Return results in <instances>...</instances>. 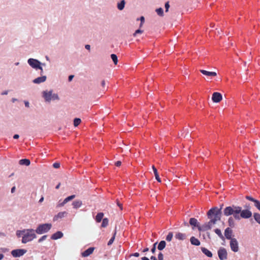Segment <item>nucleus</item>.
I'll return each mask as SVG.
<instances>
[{"label": "nucleus", "instance_id": "f257e3e1", "mask_svg": "<svg viewBox=\"0 0 260 260\" xmlns=\"http://www.w3.org/2000/svg\"><path fill=\"white\" fill-rule=\"evenodd\" d=\"M221 211L220 209L214 207L210 209L207 212V216L210 221L205 223L201 227H199V231H206L210 230L217 221L220 220Z\"/></svg>", "mask_w": 260, "mask_h": 260}, {"label": "nucleus", "instance_id": "f03ea898", "mask_svg": "<svg viewBox=\"0 0 260 260\" xmlns=\"http://www.w3.org/2000/svg\"><path fill=\"white\" fill-rule=\"evenodd\" d=\"M240 211L241 207L232 205L224 208L223 210V214L226 216L233 215L235 219L240 220V217L239 214Z\"/></svg>", "mask_w": 260, "mask_h": 260}, {"label": "nucleus", "instance_id": "7ed1b4c3", "mask_svg": "<svg viewBox=\"0 0 260 260\" xmlns=\"http://www.w3.org/2000/svg\"><path fill=\"white\" fill-rule=\"evenodd\" d=\"M36 236L34 230L32 229H28L25 230V233L22 237V242L26 243L29 241L32 240L36 238Z\"/></svg>", "mask_w": 260, "mask_h": 260}, {"label": "nucleus", "instance_id": "20e7f679", "mask_svg": "<svg viewBox=\"0 0 260 260\" xmlns=\"http://www.w3.org/2000/svg\"><path fill=\"white\" fill-rule=\"evenodd\" d=\"M51 228V224L45 223L40 224L38 226L36 230V232L38 234H42L44 233L47 232Z\"/></svg>", "mask_w": 260, "mask_h": 260}, {"label": "nucleus", "instance_id": "39448f33", "mask_svg": "<svg viewBox=\"0 0 260 260\" xmlns=\"http://www.w3.org/2000/svg\"><path fill=\"white\" fill-rule=\"evenodd\" d=\"M43 96L47 102H50L52 99L53 100H58V96L56 94H52V91L50 90L49 92L44 91L43 92Z\"/></svg>", "mask_w": 260, "mask_h": 260}, {"label": "nucleus", "instance_id": "423d86ee", "mask_svg": "<svg viewBox=\"0 0 260 260\" xmlns=\"http://www.w3.org/2000/svg\"><path fill=\"white\" fill-rule=\"evenodd\" d=\"M28 64L34 69H39L41 72L43 71V69L41 67V62L37 59L30 58L28 60Z\"/></svg>", "mask_w": 260, "mask_h": 260}, {"label": "nucleus", "instance_id": "0eeeda50", "mask_svg": "<svg viewBox=\"0 0 260 260\" xmlns=\"http://www.w3.org/2000/svg\"><path fill=\"white\" fill-rule=\"evenodd\" d=\"M240 219L242 218H249L251 217L252 213L248 209L242 210V207H241V211L239 214Z\"/></svg>", "mask_w": 260, "mask_h": 260}, {"label": "nucleus", "instance_id": "6e6552de", "mask_svg": "<svg viewBox=\"0 0 260 260\" xmlns=\"http://www.w3.org/2000/svg\"><path fill=\"white\" fill-rule=\"evenodd\" d=\"M218 255L220 260H225L227 259L228 253L224 248L220 247L218 250Z\"/></svg>", "mask_w": 260, "mask_h": 260}, {"label": "nucleus", "instance_id": "1a4fd4ad", "mask_svg": "<svg viewBox=\"0 0 260 260\" xmlns=\"http://www.w3.org/2000/svg\"><path fill=\"white\" fill-rule=\"evenodd\" d=\"M230 247L232 251L237 252L239 250V246L237 240L235 238H233L230 241Z\"/></svg>", "mask_w": 260, "mask_h": 260}, {"label": "nucleus", "instance_id": "9d476101", "mask_svg": "<svg viewBox=\"0 0 260 260\" xmlns=\"http://www.w3.org/2000/svg\"><path fill=\"white\" fill-rule=\"evenodd\" d=\"M26 251L24 249L13 250L11 251V254L15 257H19L23 255Z\"/></svg>", "mask_w": 260, "mask_h": 260}, {"label": "nucleus", "instance_id": "9b49d317", "mask_svg": "<svg viewBox=\"0 0 260 260\" xmlns=\"http://www.w3.org/2000/svg\"><path fill=\"white\" fill-rule=\"evenodd\" d=\"M222 95L219 92H214L212 94V100L214 103H219L222 100Z\"/></svg>", "mask_w": 260, "mask_h": 260}, {"label": "nucleus", "instance_id": "f8f14e48", "mask_svg": "<svg viewBox=\"0 0 260 260\" xmlns=\"http://www.w3.org/2000/svg\"><path fill=\"white\" fill-rule=\"evenodd\" d=\"M200 71L203 75L209 77H215L217 75V73L215 72H209L204 70H200Z\"/></svg>", "mask_w": 260, "mask_h": 260}, {"label": "nucleus", "instance_id": "ddd939ff", "mask_svg": "<svg viewBox=\"0 0 260 260\" xmlns=\"http://www.w3.org/2000/svg\"><path fill=\"white\" fill-rule=\"evenodd\" d=\"M233 231L230 228H227L224 231V236L227 239L231 240Z\"/></svg>", "mask_w": 260, "mask_h": 260}, {"label": "nucleus", "instance_id": "4468645a", "mask_svg": "<svg viewBox=\"0 0 260 260\" xmlns=\"http://www.w3.org/2000/svg\"><path fill=\"white\" fill-rule=\"evenodd\" d=\"M94 249V247H90L85 251H84L82 253V256L83 257H86L89 255L90 254H91L93 250Z\"/></svg>", "mask_w": 260, "mask_h": 260}, {"label": "nucleus", "instance_id": "2eb2a0df", "mask_svg": "<svg viewBox=\"0 0 260 260\" xmlns=\"http://www.w3.org/2000/svg\"><path fill=\"white\" fill-rule=\"evenodd\" d=\"M189 224L193 226H196L198 228V229L199 230V227H201L199 225V222H198V220L197 219L194 218H191L189 219Z\"/></svg>", "mask_w": 260, "mask_h": 260}, {"label": "nucleus", "instance_id": "dca6fc26", "mask_svg": "<svg viewBox=\"0 0 260 260\" xmlns=\"http://www.w3.org/2000/svg\"><path fill=\"white\" fill-rule=\"evenodd\" d=\"M175 237L176 239L179 240H184L186 238V235L185 234L178 232L175 235Z\"/></svg>", "mask_w": 260, "mask_h": 260}, {"label": "nucleus", "instance_id": "f3484780", "mask_svg": "<svg viewBox=\"0 0 260 260\" xmlns=\"http://www.w3.org/2000/svg\"><path fill=\"white\" fill-rule=\"evenodd\" d=\"M46 80V76H43L40 77H38L33 80V82L35 84H39L40 83L45 81Z\"/></svg>", "mask_w": 260, "mask_h": 260}, {"label": "nucleus", "instance_id": "a211bd4d", "mask_svg": "<svg viewBox=\"0 0 260 260\" xmlns=\"http://www.w3.org/2000/svg\"><path fill=\"white\" fill-rule=\"evenodd\" d=\"M190 243L192 245L199 246L200 245V241L194 237L192 236L190 239Z\"/></svg>", "mask_w": 260, "mask_h": 260}, {"label": "nucleus", "instance_id": "6ab92c4d", "mask_svg": "<svg viewBox=\"0 0 260 260\" xmlns=\"http://www.w3.org/2000/svg\"><path fill=\"white\" fill-rule=\"evenodd\" d=\"M63 236V234L61 232H57L51 236V239L53 240H56L61 238Z\"/></svg>", "mask_w": 260, "mask_h": 260}, {"label": "nucleus", "instance_id": "aec40b11", "mask_svg": "<svg viewBox=\"0 0 260 260\" xmlns=\"http://www.w3.org/2000/svg\"><path fill=\"white\" fill-rule=\"evenodd\" d=\"M201 250L202 251V252L205 254L207 256L209 257H212V252L209 251L208 249H207V248H205V247H202L201 248Z\"/></svg>", "mask_w": 260, "mask_h": 260}, {"label": "nucleus", "instance_id": "412c9836", "mask_svg": "<svg viewBox=\"0 0 260 260\" xmlns=\"http://www.w3.org/2000/svg\"><path fill=\"white\" fill-rule=\"evenodd\" d=\"M66 214H67V212L66 211L59 212L57 215L54 216V217L53 218V220L54 221H55V220H57L59 218H61L63 217Z\"/></svg>", "mask_w": 260, "mask_h": 260}, {"label": "nucleus", "instance_id": "4be33fe9", "mask_svg": "<svg viewBox=\"0 0 260 260\" xmlns=\"http://www.w3.org/2000/svg\"><path fill=\"white\" fill-rule=\"evenodd\" d=\"M72 205L74 208L77 209L81 207L82 202L80 201H75L73 202Z\"/></svg>", "mask_w": 260, "mask_h": 260}, {"label": "nucleus", "instance_id": "5701e85b", "mask_svg": "<svg viewBox=\"0 0 260 260\" xmlns=\"http://www.w3.org/2000/svg\"><path fill=\"white\" fill-rule=\"evenodd\" d=\"M30 160L28 159H22L19 160V164L20 165H25L28 166L30 165Z\"/></svg>", "mask_w": 260, "mask_h": 260}, {"label": "nucleus", "instance_id": "b1692460", "mask_svg": "<svg viewBox=\"0 0 260 260\" xmlns=\"http://www.w3.org/2000/svg\"><path fill=\"white\" fill-rule=\"evenodd\" d=\"M166 245V243L165 241H161L159 242V243L158 244V245L157 247L158 249L159 250H163L165 248Z\"/></svg>", "mask_w": 260, "mask_h": 260}, {"label": "nucleus", "instance_id": "393cba45", "mask_svg": "<svg viewBox=\"0 0 260 260\" xmlns=\"http://www.w3.org/2000/svg\"><path fill=\"white\" fill-rule=\"evenodd\" d=\"M103 216H104L103 213L101 212V213H98L95 217V220H96V222H101Z\"/></svg>", "mask_w": 260, "mask_h": 260}, {"label": "nucleus", "instance_id": "a878e982", "mask_svg": "<svg viewBox=\"0 0 260 260\" xmlns=\"http://www.w3.org/2000/svg\"><path fill=\"white\" fill-rule=\"evenodd\" d=\"M125 5V1L124 0H122L120 3H119L117 5L118 9L119 10H122L123 9Z\"/></svg>", "mask_w": 260, "mask_h": 260}, {"label": "nucleus", "instance_id": "bb28decb", "mask_svg": "<svg viewBox=\"0 0 260 260\" xmlns=\"http://www.w3.org/2000/svg\"><path fill=\"white\" fill-rule=\"evenodd\" d=\"M111 57L114 64L116 65L118 62V58H117V55L115 54H112L111 55Z\"/></svg>", "mask_w": 260, "mask_h": 260}, {"label": "nucleus", "instance_id": "cd10ccee", "mask_svg": "<svg viewBox=\"0 0 260 260\" xmlns=\"http://www.w3.org/2000/svg\"><path fill=\"white\" fill-rule=\"evenodd\" d=\"M215 233L221 239H223L224 237L221 233V232L220 229H216L215 230Z\"/></svg>", "mask_w": 260, "mask_h": 260}, {"label": "nucleus", "instance_id": "c85d7f7f", "mask_svg": "<svg viewBox=\"0 0 260 260\" xmlns=\"http://www.w3.org/2000/svg\"><path fill=\"white\" fill-rule=\"evenodd\" d=\"M109 220L107 218H105L103 219L102 223V227L105 228L107 226L108 224Z\"/></svg>", "mask_w": 260, "mask_h": 260}, {"label": "nucleus", "instance_id": "c756f323", "mask_svg": "<svg viewBox=\"0 0 260 260\" xmlns=\"http://www.w3.org/2000/svg\"><path fill=\"white\" fill-rule=\"evenodd\" d=\"M253 217L256 221L260 224V214L257 213H254Z\"/></svg>", "mask_w": 260, "mask_h": 260}, {"label": "nucleus", "instance_id": "7c9ffc66", "mask_svg": "<svg viewBox=\"0 0 260 260\" xmlns=\"http://www.w3.org/2000/svg\"><path fill=\"white\" fill-rule=\"evenodd\" d=\"M156 12L157 13V15H158L160 16H164V11L161 8L156 9Z\"/></svg>", "mask_w": 260, "mask_h": 260}, {"label": "nucleus", "instance_id": "2f4dec72", "mask_svg": "<svg viewBox=\"0 0 260 260\" xmlns=\"http://www.w3.org/2000/svg\"><path fill=\"white\" fill-rule=\"evenodd\" d=\"M228 223H229V225L231 226V227H234V225H235V222H234V220L233 218V217H231L229 218L228 219Z\"/></svg>", "mask_w": 260, "mask_h": 260}, {"label": "nucleus", "instance_id": "473e14b6", "mask_svg": "<svg viewBox=\"0 0 260 260\" xmlns=\"http://www.w3.org/2000/svg\"><path fill=\"white\" fill-rule=\"evenodd\" d=\"M116 234V230H115V232H114V234L113 235V237L111 238V239L109 240V241L108 243V245H111L113 243V241H114V240L115 239Z\"/></svg>", "mask_w": 260, "mask_h": 260}, {"label": "nucleus", "instance_id": "72a5a7b5", "mask_svg": "<svg viewBox=\"0 0 260 260\" xmlns=\"http://www.w3.org/2000/svg\"><path fill=\"white\" fill-rule=\"evenodd\" d=\"M81 123V119L78 118H76L74 120V125L75 126H77Z\"/></svg>", "mask_w": 260, "mask_h": 260}, {"label": "nucleus", "instance_id": "f704fd0d", "mask_svg": "<svg viewBox=\"0 0 260 260\" xmlns=\"http://www.w3.org/2000/svg\"><path fill=\"white\" fill-rule=\"evenodd\" d=\"M173 234L172 232H169L166 237V240L168 241H171L172 239Z\"/></svg>", "mask_w": 260, "mask_h": 260}, {"label": "nucleus", "instance_id": "c9c22d12", "mask_svg": "<svg viewBox=\"0 0 260 260\" xmlns=\"http://www.w3.org/2000/svg\"><path fill=\"white\" fill-rule=\"evenodd\" d=\"M144 31L141 30V29H138L137 30H136V31L135 32V33H134L133 34V36L134 37H137V35L139 34H142L143 33Z\"/></svg>", "mask_w": 260, "mask_h": 260}, {"label": "nucleus", "instance_id": "e433bc0d", "mask_svg": "<svg viewBox=\"0 0 260 260\" xmlns=\"http://www.w3.org/2000/svg\"><path fill=\"white\" fill-rule=\"evenodd\" d=\"M75 197V195H72V196H70L67 198H66L65 199H64V201L66 202L67 203L72 200H73V199H74Z\"/></svg>", "mask_w": 260, "mask_h": 260}, {"label": "nucleus", "instance_id": "4c0bfd02", "mask_svg": "<svg viewBox=\"0 0 260 260\" xmlns=\"http://www.w3.org/2000/svg\"><path fill=\"white\" fill-rule=\"evenodd\" d=\"M254 203V206L260 211V202L256 200Z\"/></svg>", "mask_w": 260, "mask_h": 260}, {"label": "nucleus", "instance_id": "58836bf2", "mask_svg": "<svg viewBox=\"0 0 260 260\" xmlns=\"http://www.w3.org/2000/svg\"><path fill=\"white\" fill-rule=\"evenodd\" d=\"M25 233V230H22V231H18L17 232L16 235L18 237H20L21 235L23 234L24 235V233Z\"/></svg>", "mask_w": 260, "mask_h": 260}, {"label": "nucleus", "instance_id": "ea45409f", "mask_svg": "<svg viewBox=\"0 0 260 260\" xmlns=\"http://www.w3.org/2000/svg\"><path fill=\"white\" fill-rule=\"evenodd\" d=\"M245 198H246V199L247 200H249V201H252V202H254L256 200H255V199H253V198H252V197H250V196H246V197H245Z\"/></svg>", "mask_w": 260, "mask_h": 260}, {"label": "nucleus", "instance_id": "a19ab883", "mask_svg": "<svg viewBox=\"0 0 260 260\" xmlns=\"http://www.w3.org/2000/svg\"><path fill=\"white\" fill-rule=\"evenodd\" d=\"M165 9H166V12H167L168 11L169 8L170 7V5L169 2H167L165 3Z\"/></svg>", "mask_w": 260, "mask_h": 260}, {"label": "nucleus", "instance_id": "79ce46f5", "mask_svg": "<svg viewBox=\"0 0 260 260\" xmlns=\"http://www.w3.org/2000/svg\"><path fill=\"white\" fill-rule=\"evenodd\" d=\"M140 19L141 20V23H140V26L141 27L145 22V18L144 16H142L140 17Z\"/></svg>", "mask_w": 260, "mask_h": 260}, {"label": "nucleus", "instance_id": "37998d69", "mask_svg": "<svg viewBox=\"0 0 260 260\" xmlns=\"http://www.w3.org/2000/svg\"><path fill=\"white\" fill-rule=\"evenodd\" d=\"M158 260H164V255L162 253L159 252L158 255Z\"/></svg>", "mask_w": 260, "mask_h": 260}, {"label": "nucleus", "instance_id": "c03bdc74", "mask_svg": "<svg viewBox=\"0 0 260 260\" xmlns=\"http://www.w3.org/2000/svg\"><path fill=\"white\" fill-rule=\"evenodd\" d=\"M53 166L55 169L58 168L60 167V164L58 162H55L53 164Z\"/></svg>", "mask_w": 260, "mask_h": 260}, {"label": "nucleus", "instance_id": "a18cd8bd", "mask_svg": "<svg viewBox=\"0 0 260 260\" xmlns=\"http://www.w3.org/2000/svg\"><path fill=\"white\" fill-rule=\"evenodd\" d=\"M155 175V179L158 181V182H160L161 180H160V178H159V175L158 174H155L154 175Z\"/></svg>", "mask_w": 260, "mask_h": 260}, {"label": "nucleus", "instance_id": "49530a36", "mask_svg": "<svg viewBox=\"0 0 260 260\" xmlns=\"http://www.w3.org/2000/svg\"><path fill=\"white\" fill-rule=\"evenodd\" d=\"M47 237V236L46 235H45V236H43L41 238H40L39 240V242H41V241H42L43 240H44V239H45Z\"/></svg>", "mask_w": 260, "mask_h": 260}, {"label": "nucleus", "instance_id": "de8ad7c7", "mask_svg": "<svg viewBox=\"0 0 260 260\" xmlns=\"http://www.w3.org/2000/svg\"><path fill=\"white\" fill-rule=\"evenodd\" d=\"M66 203H67V202H65L64 200L61 203H60L58 205V206H59V207L63 206Z\"/></svg>", "mask_w": 260, "mask_h": 260}, {"label": "nucleus", "instance_id": "09e8293b", "mask_svg": "<svg viewBox=\"0 0 260 260\" xmlns=\"http://www.w3.org/2000/svg\"><path fill=\"white\" fill-rule=\"evenodd\" d=\"M117 205L119 207L120 210H122V204H120L119 202H117Z\"/></svg>", "mask_w": 260, "mask_h": 260}, {"label": "nucleus", "instance_id": "8fccbe9b", "mask_svg": "<svg viewBox=\"0 0 260 260\" xmlns=\"http://www.w3.org/2000/svg\"><path fill=\"white\" fill-rule=\"evenodd\" d=\"M156 244V243H154L153 244V247L151 249L152 252L153 253L155 250V245Z\"/></svg>", "mask_w": 260, "mask_h": 260}, {"label": "nucleus", "instance_id": "3c124183", "mask_svg": "<svg viewBox=\"0 0 260 260\" xmlns=\"http://www.w3.org/2000/svg\"><path fill=\"white\" fill-rule=\"evenodd\" d=\"M139 254L138 253L136 252V253H134V254H131V255H130V256L131 257V256H137V257H138V256H139Z\"/></svg>", "mask_w": 260, "mask_h": 260}, {"label": "nucleus", "instance_id": "603ef678", "mask_svg": "<svg viewBox=\"0 0 260 260\" xmlns=\"http://www.w3.org/2000/svg\"><path fill=\"white\" fill-rule=\"evenodd\" d=\"M121 164V162L120 161H117V162H116L115 163V165L117 166H120Z\"/></svg>", "mask_w": 260, "mask_h": 260}, {"label": "nucleus", "instance_id": "864d4df0", "mask_svg": "<svg viewBox=\"0 0 260 260\" xmlns=\"http://www.w3.org/2000/svg\"><path fill=\"white\" fill-rule=\"evenodd\" d=\"M73 77H74V75L69 76V81H71L72 80V79L73 78Z\"/></svg>", "mask_w": 260, "mask_h": 260}, {"label": "nucleus", "instance_id": "5fc2aeb1", "mask_svg": "<svg viewBox=\"0 0 260 260\" xmlns=\"http://www.w3.org/2000/svg\"><path fill=\"white\" fill-rule=\"evenodd\" d=\"M85 48L87 50H90V46L89 45H85Z\"/></svg>", "mask_w": 260, "mask_h": 260}, {"label": "nucleus", "instance_id": "6e6d98bb", "mask_svg": "<svg viewBox=\"0 0 260 260\" xmlns=\"http://www.w3.org/2000/svg\"><path fill=\"white\" fill-rule=\"evenodd\" d=\"M153 171L154 175L158 174L157 169L156 168H154V170Z\"/></svg>", "mask_w": 260, "mask_h": 260}, {"label": "nucleus", "instance_id": "4d7b16f0", "mask_svg": "<svg viewBox=\"0 0 260 260\" xmlns=\"http://www.w3.org/2000/svg\"><path fill=\"white\" fill-rule=\"evenodd\" d=\"M15 190V186H14V187H13L11 188V193H13V192H14Z\"/></svg>", "mask_w": 260, "mask_h": 260}, {"label": "nucleus", "instance_id": "13d9d810", "mask_svg": "<svg viewBox=\"0 0 260 260\" xmlns=\"http://www.w3.org/2000/svg\"><path fill=\"white\" fill-rule=\"evenodd\" d=\"M13 138H14V139H18L19 138V135L17 134H16L13 136Z\"/></svg>", "mask_w": 260, "mask_h": 260}, {"label": "nucleus", "instance_id": "bf43d9fd", "mask_svg": "<svg viewBox=\"0 0 260 260\" xmlns=\"http://www.w3.org/2000/svg\"><path fill=\"white\" fill-rule=\"evenodd\" d=\"M25 105L26 107L29 106V103L28 102H25Z\"/></svg>", "mask_w": 260, "mask_h": 260}, {"label": "nucleus", "instance_id": "052dcab7", "mask_svg": "<svg viewBox=\"0 0 260 260\" xmlns=\"http://www.w3.org/2000/svg\"><path fill=\"white\" fill-rule=\"evenodd\" d=\"M43 200H44V198H43V197H42V198L40 199V200H39V202H40V203H41V202H42L43 201Z\"/></svg>", "mask_w": 260, "mask_h": 260}, {"label": "nucleus", "instance_id": "680f3d73", "mask_svg": "<svg viewBox=\"0 0 260 260\" xmlns=\"http://www.w3.org/2000/svg\"><path fill=\"white\" fill-rule=\"evenodd\" d=\"M102 85L103 86H105V81L104 80H103L102 82Z\"/></svg>", "mask_w": 260, "mask_h": 260}, {"label": "nucleus", "instance_id": "e2e57ef3", "mask_svg": "<svg viewBox=\"0 0 260 260\" xmlns=\"http://www.w3.org/2000/svg\"><path fill=\"white\" fill-rule=\"evenodd\" d=\"M60 185V183H59L58 184V185L56 186V187H55V188H56V189H58V188H59Z\"/></svg>", "mask_w": 260, "mask_h": 260}, {"label": "nucleus", "instance_id": "0e129e2a", "mask_svg": "<svg viewBox=\"0 0 260 260\" xmlns=\"http://www.w3.org/2000/svg\"><path fill=\"white\" fill-rule=\"evenodd\" d=\"M8 94V91H6L2 93V94L3 95H6V94Z\"/></svg>", "mask_w": 260, "mask_h": 260}, {"label": "nucleus", "instance_id": "69168bd1", "mask_svg": "<svg viewBox=\"0 0 260 260\" xmlns=\"http://www.w3.org/2000/svg\"><path fill=\"white\" fill-rule=\"evenodd\" d=\"M4 257V255L3 254H0V260H1Z\"/></svg>", "mask_w": 260, "mask_h": 260}, {"label": "nucleus", "instance_id": "338daca9", "mask_svg": "<svg viewBox=\"0 0 260 260\" xmlns=\"http://www.w3.org/2000/svg\"><path fill=\"white\" fill-rule=\"evenodd\" d=\"M142 260H146V257H143L142 258Z\"/></svg>", "mask_w": 260, "mask_h": 260}, {"label": "nucleus", "instance_id": "774afa93", "mask_svg": "<svg viewBox=\"0 0 260 260\" xmlns=\"http://www.w3.org/2000/svg\"><path fill=\"white\" fill-rule=\"evenodd\" d=\"M210 26H211V27H213L214 26V24H211Z\"/></svg>", "mask_w": 260, "mask_h": 260}]
</instances>
